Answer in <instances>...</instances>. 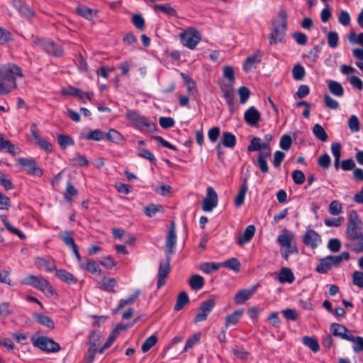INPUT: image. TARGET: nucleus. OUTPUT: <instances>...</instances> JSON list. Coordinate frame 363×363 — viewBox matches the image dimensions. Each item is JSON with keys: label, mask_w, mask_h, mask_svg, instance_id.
Listing matches in <instances>:
<instances>
[{"label": "nucleus", "mask_w": 363, "mask_h": 363, "mask_svg": "<svg viewBox=\"0 0 363 363\" xmlns=\"http://www.w3.org/2000/svg\"><path fill=\"white\" fill-rule=\"evenodd\" d=\"M272 140V137L269 134L265 135L263 140L259 137H254L251 139V152H259L258 157L254 161V164L263 174H267L269 172L267 159L271 156L270 142Z\"/></svg>", "instance_id": "1"}, {"label": "nucleus", "mask_w": 363, "mask_h": 363, "mask_svg": "<svg viewBox=\"0 0 363 363\" xmlns=\"http://www.w3.org/2000/svg\"><path fill=\"white\" fill-rule=\"evenodd\" d=\"M23 76L22 69L18 65L11 63L2 65L0 67V95L16 89L17 78Z\"/></svg>", "instance_id": "2"}, {"label": "nucleus", "mask_w": 363, "mask_h": 363, "mask_svg": "<svg viewBox=\"0 0 363 363\" xmlns=\"http://www.w3.org/2000/svg\"><path fill=\"white\" fill-rule=\"evenodd\" d=\"M125 118L132 125L140 130H145L149 133H153L156 130L155 123L145 116L140 115L134 110H128L125 113Z\"/></svg>", "instance_id": "3"}, {"label": "nucleus", "mask_w": 363, "mask_h": 363, "mask_svg": "<svg viewBox=\"0 0 363 363\" xmlns=\"http://www.w3.org/2000/svg\"><path fill=\"white\" fill-rule=\"evenodd\" d=\"M278 242L284 248L281 255L285 259H288L289 255L297 252V248L294 243V236L286 230H284L277 238Z\"/></svg>", "instance_id": "4"}, {"label": "nucleus", "mask_w": 363, "mask_h": 363, "mask_svg": "<svg viewBox=\"0 0 363 363\" xmlns=\"http://www.w3.org/2000/svg\"><path fill=\"white\" fill-rule=\"evenodd\" d=\"M35 347L43 351L49 352H56L60 350V346L58 343L47 337H38L33 341Z\"/></svg>", "instance_id": "5"}, {"label": "nucleus", "mask_w": 363, "mask_h": 363, "mask_svg": "<svg viewBox=\"0 0 363 363\" xmlns=\"http://www.w3.org/2000/svg\"><path fill=\"white\" fill-rule=\"evenodd\" d=\"M179 36L184 45H197L201 39L200 33L194 28H187Z\"/></svg>", "instance_id": "6"}, {"label": "nucleus", "mask_w": 363, "mask_h": 363, "mask_svg": "<svg viewBox=\"0 0 363 363\" xmlns=\"http://www.w3.org/2000/svg\"><path fill=\"white\" fill-rule=\"evenodd\" d=\"M177 240V238L175 231V224L173 222L171 224L165 241V254L166 257H168V259H171V256L175 253Z\"/></svg>", "instance_id": "7"}, {"label": "nucleus", "mask_w": 363, "mask_h": 363, "mask_svg": "<svg viewBox=\"0 0 363 363\" xmlns=\"http://www.w3.org/2000/svg\"><path fill=\"white\" fill-rule=\"evenodd\" d=\"M18 162L21 164L23 169L29 174L35 175L37 177H42L43 172L42 169L38 165L36 162L30 158L20 157L18 159Z\"/></svg>", "instance_id": "8"}, {"label": "nucleus", "mask_w": 363, "mask_h": 363, "mask_svg": "<svg viewBox=\"0 0 363 363\" xmlns=\"http://www.w3.org/2000/svg\"><path fill=\"white\" fill-rule=\"evenodd\" d=\"M215 306L216 301L214 298H210L202 302L199 308V311L195 316L194 323H196L206 320Z\"/></svg>", "instance_id": "9"}, {"label": "nucleus", "mask_w": 363, "mask_h": 363, "mask_svg": "<svg viewBox=\"0 0 363 363\" xmlns=\"http://www.w3.org/2000/svg\"><path fill=\"white\" fill-rule=\"evenodd\" d=\"M206 196L203 200L202 209L206 212H211L218 204V195L213 187L207 188Z\"/></svg>", "instance_id": "10"}, {"label": "nucleus", "mask_w": 363, "mask_h": 363, "mask_svg": "<svg viewBox=\"0 0 363 363\" xmlns=\"http://www.w3.org/2000/svg\"><path fill=\"white\" fill-rule=\"evenodd\" d=\"M303 242L312 249H315L321 243L320 235L313 229H308L302 237Z\"/></svg>", "instance_id": "11"}, {"label": "nucleus", "mask_w": 363, "mask_h": 363, "mask_svg": "<svg viewBox=\"0 0 363 363\" xmlns=\"http://www.w3.org/2000/svg\"><path fill=\"white\" fill-rule=\"evenodd\" d=\"M170 261L171 259H168L167 257L166 261L164 262H160L159 266V270L157 274V288L160 289L162 286H164L166 283V279L168 274L170 272Z\"/></svg>", "instance_id": "12"}, {"label": "nucleus", "mask_w": 363, "mask_h": 363, "mask_svg": "<svg viewBox=\"0 0 363 363\" xmlns=\"http://www.w3.org/2000/svg\"><path fill=\"white\" fill-rule=\"evenodd\" d=\"M330 332L334 336L342 340H352V335L349 333L347 328L341 324L333 323L330 326Z\"/></svg>", "instance_id": "13"}, {"label": "nucleus", "mask_w": 363, "mask_h": 363, "mask_svg": "<svg viewBox=\"0 0 363 363\" xmlns=\"http://www.w3.org/2000/svg\"><path fill=\"white\" fill-rule=\"evenodd\" d=\"M286 30L287 29L283 28L272 27L271 33L269 36V43L272 45L284 43Z\"/></svg>", "instance_id": "14"}, {"label": "nucleus", "mask_w": 363, "mask_h": 363, "mask_svg": "<svg viewBox=\"0 0 363 363\" xmlns=\"http://www.w3.org/2000/svg\"><path fill=\"white\" fill-rule=\"evenodd\" d=\"M288 14L284 9H280L277 16L272 21V27H279L287 29Z\"/></svg>", "instance_id": "15"}, {"label": "nucleus", "mask_w": 363, "mask_h": 363, "mask_svg": "<svg viewBox=\"0 0 363 363\" xmlns=\"http://www.w3.org/2000/svg\"><path fill=\"white\" fill-rule=\"evenodd\" d=\"M0 152H6L12 155H16L19 152L15 145L11 143L9 140L6 139L2 134H0Z\"/></svg>", "instance_id": "16"}, {"label": "nucleus", "mask_w": 363, "mask_h": 363, "mask_svg": "<svg viewBox=\"0 0 363 363\" xmlns=\"http://www.w3.org/2000/svg\"><path fill=\"white\" fill-rule=\"evenodd\" d=\"M36 264L40 269H43L48 272L56 269L55 262L51 258L38 257L36 259Z\"/></svg>", "instance_id": "17"}, {"label": "nucleus", "mask_w": 363, "mask_h": 363, "mask_svg": "<svg viewBox=\"0 0 363 363\" xmlns=\"http://www.w3.org/2000/svg\"><path fill=\"white\" fill-rule=\"evenodd\" d=\"M223 96L229 106L230 111H233V106L235 104V91L233 85H228L222 87Z\"/></svg>", "instance_id": "18"}, {"label": "nucleus", "mask_w": 363, "mask_h": 363, "mask_svg": "<svg viewBox=\"0 0 363 363\" xmlns=\"http://www.w3.org/2000/svg\"><path fill=\"white\" fill-rule=\"evenodd\" d=\"M116 284L117 281L115 278L104 277L99 283V287L104 291L114 292Z\"/></svg>", "instance_id": "19"}, {"label": "nucleus", "mask_w": 363, "mask_h": 363, "mask_svg": "<svg viewBox=\"0 0 363 363\" xmlns=\"http://www.w3.org/2000/svg\"><path fill=\"white\" fill-rule=\"evenodd\" d=\"M56 277L68 284H76L78 282L77 279L65 269L56 270Z\"/></svg>", "instance_id": "20"}, {"label": "nucleus", "mask_w": 363, "mask_h": 363, "mask_svg": "<svg viewBox=\"0 0 363 363\" xmlns=\"http://www.w3.org/2000/svg\"><path fill=\"white\" fill-rule=\"evenodd\" d=\"M247 189V178L244 177L242 184L240 189L238 195L235 199V205L236 207L239 208L243 204Z\"/></svg>", "instance_id": "21"}, {"label": "nucleus", "mask_w": 363, "mask_h": 363, "mask_svg": "<svg viewBox=\"0 0 363 363\" xmlns=\"http://www.w3.org/2000/svg\"><path fill=\"white\" fill-rule=\"evenodd\" d=\"M347 235L350 240L355 241V239H359L363 236L360 230L359 224H348L347 228Z\"/></svg>", "instance_id": "22"}, {"label": "nucleus", "mask_w": 363, "mask_h": 363, "mask_svg": "<svg viewBox=\"0 0 363 363\" xmlns=\"http://www.w3.org/2000/svg\"><path fill=\"white\" fill-rule=\"evenodd\" d=\"M152 9L155 12L161 11L170 16H176L177 11L172 7L169 4H154Z\"/></svg>", "instance_id": "23"}, {"label": "nucleus", "mask_w": 363, "mask_h": 363, "mask_svg": "<svg viewBox=\"0 0 363 363\" xmlns=\"http://www.w3.org/2000/svg\"><path fill=\"white\" fill-rule=\"evenodd\" d=\"M59 237L71 250H73L74 247H77L73 238L72 232L68 230L62 231L59 234Z\"/></svg>", "instance_id": "24"}, {"label": "nucleus", "mask_w": 363, "mask_h": 363, "mask_svg": "<svg viewBox=\"0 0 363 363\" xmlns=\"http://www.w3.org/2000/svg\"><path fill=\"white\" fill-rule=\"evenodd\" d=\"M244 311L242 309L235 311L233 313L228 315L225 318V325L226 328H228L231 325H236L242 315L243 314Z\"/></svg>", "instance_id": "25"}, {"label": "nucleus", "mask_w": 363, "mask_h": 363, "mask_svg": "<svg viewBox=\"0 0 363 363\" xmlns=\"http://www.w3.org/2000/svg\"><path fill=\"white\" fill-rule=\"evenodd\" d=\"M333 264L330 259L329 256L322 258L320 260V263L316 267V271L320 274L327 273L331 268Z\"/></svg>", "instance_id": "26"}, {"label": "nucleus", "mask_w": 363, "mask_h": 363, "mask_svg": "<svg viewBox=\"0 0 363 363\" xmlns=\"http://www.w3.org/2000/svg\"><path fill=\"white\" fill-rule=\"evenodd\" d=\"M302 342L304 345L308 347L313 352H317L320 350L318 342L315 337L304 336L302 337Z\"/></svg>", "instance_id": "27"}, {"label": "nucleus", "mask_w": 363, "mask_h": 363, "mask_svg": "<svg viewBox=\"0 0 363 363\" xmlns=\"http://www.w3.org/2000/svg\"><path fill=\"white\" fill-rule=\"evenodd\" d=\"M189 284L193 290L198 291L203 288L204 279L201 275L194 274L189 279Z\"/></svg>", "instance_id": "28"}, {"label": "nucleus", "mask_w": 363, "mask_h": 363, "mask_svg": "<svg viewBox=\"0 0 363 363\" xmlns=\"http://www.w3.org/2000/svg\"><path fill=\"white\" fill-rule=\"evenodd\" d=\"M294 280L291 270L287 267L282 268L279 275V281L281 283H292Z\"/></svg>", "instance_id": "29"}, {"label": "nucleus", "mask_w": 363, "mask_h": 363, "mask_svg": "<svg viewBox=\"0 0 363 363\" xmlns=\"http://www.w3.org/2000/svg\"><path fill=\"white\" fill-rule=\"evenodd\" d=\"M330 91L336 96H342L344 89L342 86L337 82L330 80L328 83Z\"/></svg>", "instance_id": "30"}, {"label": "nucleus", "mask_w": 363, "mask_h": 363, "mask_svg": "<svg viewBox=\"0 0 363 363\" xmlns=\"http://www.w3.org/2000/svg\"><path fill=\"white\" fill-rule=\"evenodd\" d=\"M221 267H225L232 269L235 272H238L240 269L241 264L240 261L235 257L228 259L224 262H220Z\"/></svg>", "instance_id": "31"}, {"label": "nucleus", "mask_w": 363, "mask_h": 363, "mask_svg": "<svg viewBox=\"0 0 363 363\" xmlns=\"http://www.w3.org/2000/svg\"><path fill=\"white\" fill-rule=\"evenodd\" d=\"M189 302V298L185 291H182L179 294L174 306V311H179L184 308V306Z\"/></svg>", "instance_id": "32"}, {"label": "nucleus", "mask_w": 363, "mask_h": 363, "mask_svg": "<svg viewBox=\"0 0 363 363\" xmlns=\"http://www.w3.org/2000/svg\"><path fill=\"white\" fill-rule=\"evenodd\" d=\"M88 140L101 141L105 138V133L99 129L91 130L84 135Z\"/></svg>", "instance_id": "33"}, {"label": "nucleus", "mask_w": 363, "mask_h": 363, "mask_svg": "<svg viewBox=\"0 0 363 363\" xmlns=\"http://www.w3.org/2000/svg\"><path fill=\"white\" fill-rule=\"evenodd\" d=\"M250 298V289H242L239 291L234 296V302L237 305H241L246 303Z\"/></svg>", "instance_id": "34"}, {"label": "nucleus", "mask_w": 363, "mask_h": 363, "mask_svg": "<svg viewBox=\"0 0 363 363\" xmlns=\"http://www.w3.org/2000/svg\"><path fill=\"white\" fill-rule=\"evenodd\" d=\"M235 136L230 132L223 133L222 144L223 146L232 148L235 145Z\"/></svg>", "instance_id": "35"}, {"label": "nucleus", "mask_w": 363, "mask_h": 363, "mask_svg": "<svg viewBox=\"0 0 363 363\" xmlns=\"http://www.w3.org/2000/svg\"><path fill=\"white\" fill-rule=\"evenodd\" d=\"M35 318L38 323L46 326L50 329H52L55 327V323L52 318L48 315L43 314H36Z\"/></svg>", "instance_id": "36"}, {"label": "nucleus", "mask_w": 363, "mask_h": 363, "mask_svg": "<svg viewBox=\"0 0 363 363\" xmlns=\"http://www.w3.org/2000/svg\"><path fill=\"white\" fill-rule=\"evenodd\" d=\"M57 142L60 147L65 150L68 146L74 145V141L70 136L64 134H60L57 135Z\"/></svg>", "instance_id": "37"}, {"label": "nucleus", "mask_w": 363, "mask_h": 363, "mask_svg": "<svg viewBox=\"0 0 363 363\" xmlns=\"http://www.w3.org/2000/svg\"><path fill=\"white\" fill-rule=\"evenodd\" d=\"M313 133L317 139L322 142H325L328 140V135L325 131L324 128L318 123L314 125L313 128Z\"/></svg>", "instance_id": "38"}, {"label": "nucleus", "mask_w": 363, "mask_h": 363, "mask_svg": "<svg viewBox=\"0 0 363 363\" xmlns=\"http://www.w3.org/2000/svg\"><path fill=\"white\" fill-rule=\"evenodd\" d=\"M105 138L115 143H119L123 140V135L115 129H111L107 133H105Z\"/></svg>", "instance_id": "39"}, {"label": "nucleus", "mask_w": 363, "mask_h": 363, "mask_svg": "<svg viewBox=\"0 0 363 363\" xmlns=\"http://www.w3.org/2000/svg\"><path fill=\"white\" fill-rule=\"evenodd\" d=\"M221 267L220 262H206L201 265V269L206 274H211Z\"/></svg>", "instance_id": "40"}, {"label": "nucleus", "mask_w": 363, "mask_h": 363, "mask_svg": "<svg viewBox=\"0 0 363 363\" xmlns=\"http://www.w3.org/2000/svg\"><path fill=\"white\" fill-rule=\"evenodd\" d=\"M181 76L182 79H184L185 84L187 88V91L189 94H194V92L196 91V82L187 74L184 73H181Z\"/></svg>", "instance_id": "41"}, {"label": "nucleus", "mask_w": 363, "mask_h": 363, "mask_svg": "<svg viewBox=\"0 0 363 363\" xmlns=\"http://www.w3.org/2000/svg\"><path fill=\"white\" fill-rule=\"evenodd\" d=\"M13 313V310L9 302L5 301L0 303V318H6Z\"/></svg>", "instance_id": "42"}, {"label": "nucleus", "mask_w": 363, "mask_h": 363, "mask_svg": "<svg viewBox=\"0 0 363 363\" xmlns=\"http://www.w3.org/2000/svg\"><path fill=\"white\" fill-rule=\"evenodd\" d=\"M347 247L356 253L363 252V236L359 239H355V241L350 240Z\"/></svg>", "instance_id": "43"}, {"label": "nucleus", "mask_w": 363, "mask_h": 363, "mask_svg": "<svg viewBox=\"0 0 363 363\" xmlns=\"http://www.w3.org/2000/svg\"><path fill=\"white\" fill-rule=\"evenodd\" d=\"M329 257L333 266H338L343 260H348L350 259V254L347 252H343L338 255H329Z\"/></svg>", "instance_id": "44"}, {"label": "nucleus", "mask_w": 363, "mask_h": 363, "mask_svg": "<svg viewBox=\"0 0 363 363\" xmlns=\"http://www.w3.org/2000/svg\"><path fill=\"white\" fill-rule=\"evenodd\" d=\"M81 267L82 269H85L91 274H96L97 272L100 273L101 269L99 268V266L96 264V263L91 259H86V262L85 264H81Z\"/></svg>", "instance_id": "45"}, {"label": "nucleus", "mask_w": 363, "mask_h": 363, "mask_svg": "<svg viewBox=\"0 0 363 363\" xmlns=\"http://www.w3.org/2000/svg\"><path fill=\"white\" fill-rule=\"evenodd\" d=\"M157 342V337L155 335H152L148 337L143 343L141 350L143 352H147L151 347H152Z\"/></svg>", "instance_id": "46"}, {"label": "nucleus", "mask_w": 363, "mask_h": 363, "mask_svg": "<svg viewBox=\"0 0 363 363\" xmlns=\"http://www.w3.org/2000/svg\"><path fill=\"white\" fill-rule=\"evenodd\" d=\"M34 287L42 291L52 290V286H50L49 281L42 277H38Z\"/></svg>", "instance_id": "47"}, {"label": "nucleus", "mask_w": 363, "mask_h": 363, "mask_svg": "<svg viewBox=\"0 0 363 363\" xmlns=\"http://www.w3.org/2000/svg\"><path fill=\"white\" fill-rule=\"evenodd\" d=\"M93 9L86 6H79L76 8V13L86 19H91L93 17Z\"/></svg>", "instance_id": "48"}, {"label": "nucleus", "mask_w": 363, "mask_h": 363, "mask_svg": "<svg viewBox=\"0 0 363 363\" xmlns=\"http://www.w3.org/2000/svg\"><path fill=\"white\" fill-rule=\"evenodd\" d=\"M328 211L333 216L341 213L342 211V204L337 200L332 201L329 205Z\"/></svg>", "instance_id": "49"}, {"label": "nucleus", "mask_w": 363, "mask_h": 363, "mask_svg": "<svg viewBox=\"0 0 363 363\" xmlns=\"http://www.w3.org/2000/svg\"><path fill=\"white\" fill-rule=\"evenodd\" d=\"M132 23L135 27L139 30H143L145 29V19L140 14H133L132 16Z\"/></svg>", "instance_id": "50"}, {"label": "nucleus", "mask_w": 363, "mask_h": 363, "mask_svg": "<svg viewBox=\"0 0 363 363\" xmlns=\"http://www.w3.org/2000/svg\"><path fill=\"white\" fill-rule=\"evenodd\" d=\"M77 193V190L74 188L72 184L69 182L67 183L66 191L64 194V199L67 201H70L72 200V197L76 196Z\"/></svg>", "instance_id": "51"}, {"label": "nucleus", "mask_w": 363, "mask_h": 363, "mask_svg": "<svg viewBox=\"0 0 363 363\" xmlns=\"http://www.w3.org/2000/svg\"><path fill=\"white\" fill-rule=\"evenodd\" d=\"M262 121L260 112L254 106H251V127H258V123Z\"/></svg>", "instance_id": "52"}, {"label": "nucleus", "mask_w": 363, "mask_h": 363, "mask_svg": "<svg viewBox=\"0 0 363 363\" xmlns=\"http://www.w3.org/2000/svg\"><path fill=\"white\" fill-rule=\"evenodd\" d=\"M140 294V291L138 290L134 294H133L129 298L126 299H121L118 305L117 309L120 310L123 308L125 306L133 303L139 296Z\"/></svg>", "instance_id": "53"}, {"label": "nucleus", "mask_w": 363, "mask_h": 363, "mask_svg": "<svg viewBox=\"0 0 363 363\" xmlns=\"http://www.w3.org/2000/svg\"><path fill=\"white\" fill-rule=\"evenodd\" d=\"M347 38L351 44L363 45V33L357 35L354 31L350 32Z\"/></svg>", "instance_id": "54"}, {"label": "nucleus", "mask_w": 363, "mask_h": 363, "mask_svg": "<svg viewBox=\"0 0 363 363\" xmlns=\"http://www.w3.org/2000/svg\"><path fill=\"white\" fill-rule=\"evenodd\" d=\"M344 221L345 218L340 216L338 218H328L324 220V223L328 227H338L340 226Z\"/></svg>", "instance_id": "55"}, {"label": "nucleus", "mask_w": 363, "mask_h": 363, "mask_svg": "<svg viewBox=\"0 0 363 363\" xmlns=\"http://www.w3.org/2000/svg\"><path fill=\"white\" fill-rule=\"evenodd\" d=\"M293 78L295 80H301L305 75V69L303 66L297 65L292 69Z\"/></svg>", "instance_id": "56"}, {"label": "nucleus", "mask_w": 363, "mask_h": 363, "mask_svg": "<svg viewBox=\"0 0 363 363\" xmlns=\"http://www.w3.org/2000/svg\"><path fill=\"white\" fill-rule=\"evenodd\" d=\"M72 164L77 166L84 167L89 164V160L86 157L79 153L75 154V156L72 159Z\"/></svg>", "instance_id": "57"}, {"label": "nucleus", "mask_w": 363, "mask_h": 363, "mask_svg": "<svg viewBox=\"0 0 363 363\" xmlns=\"http://www.w3.org/2000/svg\"><path fill=\"white\" fill-rule=\"evenodd\" d=\"M223 76L228 80L229 85H233L235 82V74L232 67L225 66L223 69Z\"/></svg>", "instance_id": "58"}, {"label": "nucleus", "mask_w": 363, "mask_h": 363, "mask_svg": "<svg viewBox=\"0 0 363 363\" xmlns=\"http://www.w3.org/2000/svg\"><path fill=\"white\" fill-rule=\"evenodd\" d=\"M325 105L331 109H337L339 108V103L335 99H333L329 94H325L323 96Z\"/></svg>", "instance_id": "59"}, {"label": "nucleus", "mask_w": 363, "mask_h": 363, "mask_svg": "<svg viewBox=\"0 0 363 363\" xmlns=\"http://www.w3.org/2000/svg\"><path fill=\"white\" fill-rule=\"evenodd\" d=\"M353 342V350L355 352H359L363 350V337L352 335V340H350Z\"/></svg>", "instance_id": "60"}, {"label": "nucleus", "mask_w": 363, "mask_h": 363, "mask_svg": "<svg viewBox=\"0 0 363 363\" xmlns=\"http://www.w3.org/2000/svg\"><path fill=\"white\" fill-rule=\"evenodd\" d=\"M250 241V225L247 226L244 233L237 238V243L242 246Z\"/></svg>", "instance_id": "61"}, {"label": "nucleus", "mask_w": 363, "mask_h": 363, "mask_svg": "<svg viewBox=\"0 0 363 363\" xmlns=\"http://www.w3.org/2000/svg\"><path fill=\"white\" fill-rule=\"evenodd\" d=\"M200 334L196 333L191 336L186 341L184 351H187L189 349L192 348L200 340Z\"/></svg>", "instance_id": "62"}, {"label": "nucleus", "mask_w": 363, "mask_h": 363, "mask_svg": "<svg viewBox=\"0 0 363 363\" xmlns=\"http://www.w3.org/2000/svg\"><path fill=\"white\" fill-rule=\"evenodd\" d=\"M352 282L358 287L363 288V272H354L352 274Z\"/></svg>", "instance_id": "63"}, {"label": "nucleus", "mask_w": 363, "mask_h": 363, "mask_svg": "<svg viewBox=\"0 0 363 363\" xmlns=\"http://www.w3.org/2000/svg\"><path fill=\"white\" fill-rule=\"evenodd\" d=\"M159 123L160 126L164 129L172 128L174 125V120L171 117H160Z\"/></svg>", "instance_id": "64"}]
</instances>
